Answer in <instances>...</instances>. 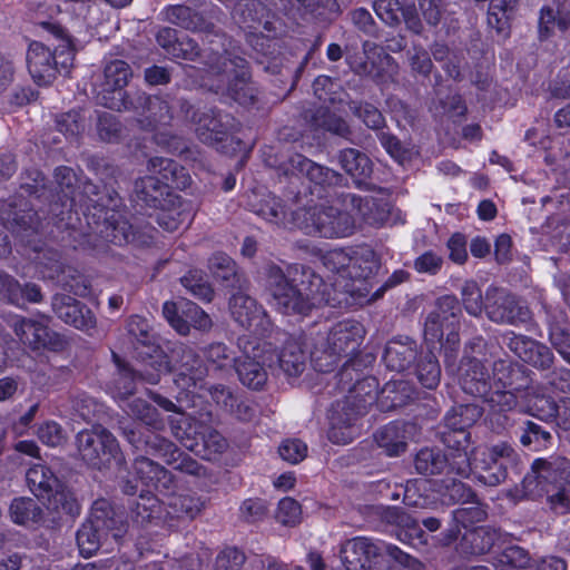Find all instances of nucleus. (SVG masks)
I'll use <instances>...</instances> for the list:
<instances>
[{
    "label": "nucleus",
    "instance_id": "680f3d73",
    "mask_svg": "<svg viewBox=\"0 0 570 570\" xmlns=\"http://www.w3.org/2000/svg\"><path fill=\"white\" fill-rule=\"evenodd\" d=\"M313 122L316 128L324 129L344 139H348L352 135L347 121L328 109H318L313 117Z\"/></svg>",
    "mask_w": 570,
    "mask_h": 570
},
{
    "label": "nucleus",
    "instance_id": "37998d69",
    "mask_svg": "<svg viewBox=\"0 0 570 570\" xmlns=\"http://www.w3.org/2000/svg\"><path fill=\"white\" fill-rule=\"evenodd\" d=\"M483 415V409L473 403L453 406L444 416L446 430L469 431Z\"/></svg>",
    "mask_w": 570,
    "mask_h": 570
},
{
    "label": "nucleus",
    "instance_id": "f8f14e48",
    "mask_svg": "<svg viewBox=\"0 0 570 570\" xmlns=\"http://www.w3.org/2000/svg\"><path fill=\"white\" fill-rule=\"evenodd\" d=\"M173 434L190 451L209 454L222 453L227 449L226 439L215 429L191 416H181L170 421Z\"/></svg>",
    "mask_w": 570,
    "mask_h": 570
},
{
    "label": "nucleus",
    "instance_id": "bf43d9fd",
    "mask_svg": "<svg viewBox=\"0 0 570 570\" xmlns=\"http://www.w3.org/2000/svg\"><path fill=\"white\" fill-rule=\"evenodd\" d=\"M10 514L14 523H37L42 519V509L31 498H17L10 505Z\"/></svg>",
    "mask_w": 570,
    "mask_h": 570
},
{
    "label": "nucleus",
    "instance_id": "f3484780",
    "mask_svg": "<svg viewBox=\"0 0 570 570\" xmlns=\"http://www.w3.org/2000/svg\"><path fill=\"white\" fill-rule=\"evenodd\" d=\"M163 356L168 364L166 372L173 371L176 375L175 383L184 390L196 386L206 375L207 367L190 346L176 344L170 352V361L166 355Z\"/></svg>",
    "mask_w": 570,
    "mask_h": 570
},
{
    "label": "nucleus",
    "instance_id": "aec40b11",
    "mask_svg": "<svg viewBox=\"0 0 570 570\" xmlns=\"http://www.w3.org/2000/svg\"><path fill=\"white\" fill-rule=\"evenodd\" d=\"M12 328L19 341L32 350L48 348L60 352L67 345L62 335L31 318L20 317L13 323Z\"/></svg>",
    "mask_w": 570,
    "mask_h": 570
},
{
    "label": "nucleus",
    "instance_id": "603ef678",
    "mask_svg": "<svg viewBox=\"0 0 570 570\" xmlns=\"http://www.w3.org/2000/svg\"><path fill=\"white\" fill-rule=\"evenodd\" d=\"M169 508L178 519H195L205 508V501L194 493H181L170 498Z\"/></svg>",
    "mask_w": 570,
    "mask_h": 570
},
{
    "label": "nucleus",
    "instance_id": "7c9ffc66",
    "mask_svg": "<svg viewBox=\"0 0 570 570\" xmlns=\"http://www.w3.org/2000/svg\"><path fill=\"white\" fill-rule=\"evenodd\" d=\"M208 268L213 277L223 287L230 291L247 289L248 281L245 274L227 254L222 252L215 253L208 261Z\"/></svg>",
    "mask_w": 570,
    "mask_h": 570
},
{
    "label": "nucleus",
    "instance_id": "f257e3e1",
    "mask_svg": "<svg viewBox=\"0 0 570 570\" xmlns=\"http://www.w3.org/2000/svg\"><path fill=\"white\" fill-rule=\"evenodd\" d=\"M37 26L52 35L59 45L51 50L40 41H32L27 52L29 73L38 85H50L58 75H68L75 60V48L66 30L57 22L42 20Z\"/></svg>",
    "mask_w": 570,
    "mask_h": 570
},
{
    "label": "nucleus",
    "instance_id": "6ab92c4d",
    "mask_svg": "<svg viewBox=\"0 0 570 570\" xmlns=\"http://www.w3.org/2000/svg\"><path fill=\"white\" fill-rule=\"evenodd\" d=\"M185 119L194 124L199 140L207 145L225 140L235 129L234 118L229 115H222L215 108L195 109L193 107L189 117Z\"/></svg>",
    "mask_w": 570,
    "mask_h": 570
},
{
    "label": "nucleus",
    "instance_id": "b1692460",
    "mask_svg": "<svg viewBox=\"0 0 570 570\" xmlns=\"http://www.w3.org/2000/svg\"><path fill=\"white\" fill-rule=\"evenodd\" d=\"M507 346L519 358L539 371L548 372L554 364L551 350L543 343L525 335L509 333Z\"/></svg>",
    "mask_w": 570,
    "mask_h": 570
},
{
    "label": "nucleus",
    "instance_id": "6e6d98bb",
    "mask_svg": "<svg viewBox=\"0 0 570 570\" xmlns=\"http://www.w3.org/2000/svg\"><path fill=\"white\" fill-rule=\"evenodd\" d=\"M76 539L80 553L87 558L110 540L88 520L77 531Z\"/></svg>",
    "mask_w": 570,
    "mask_h": 570
},
{
    "label": "nucleus",
    "instance_id": "774afa93",
    "mask_svg": "<svg viewBox=\"0 0 570 570\" xmlns=\"http://www.w3.org/2000/svg\"><path fill=\"white\" fill-rule=\"evenodd\" d=\"M549 337L551 344L558 348H570V326L563 312L553 315L549 321Z\"/></svg>",
    "mask_w": 570,
    "mask_h": 570
},
{
    "label": "nucleus",
    "instance_id": "4d7b16f0",
    "mask_svg": "<svg viewBox=\"0 0 570 570\" xmlns=\"http://www.w3.org/2000/svg\"><path fill=\"white\" fill-rule=\"evenodd\" d=\"M348 110L358 118L367 128L381 130L385 127V118L381 110L371 102L351 100L347 102Z\"/></svg>",
    "mask_w": 570,
    "mask_h": 570
},
{
    "label": "nucleus",
    "instance_id": "412c9836",
    "mask_svg": "<svg viewBox=\"0 0 570 570\" xmlns=\"http://www.w3.org/2000/svg\"><path fill=\"white\" fill-rule=\"evenodd\" d=\"M236 291L229 298V309L233 318L242 327L255 334H264L269 326L266 312L255 298L245 293L246 289Z\"/></svg>",
    "mask_w": 570,
    "mask_h": 570
},
{
    "label": "nucleus",
    "instance_id": "72a5a7b5",
    "mask_svg": "<svg viewBox=\"0 0 570 570\" xmlns=\"http://www.w3.org/2000/svg\"><path fill=\"white\" fill-rule=\"evenodd\" d=\"M501 537V530L491 525L471 528L464 532L461 548L465 553L483 554L489 552Z\"/></svg>",
    "mask_w": 570,
    "mask_h": 570
},
{
    "label": "nucleus",
    "instance_id": "39448f33",
    "mask_svg": "<svg viewBox=\"0 0 570 570\" xmlns=\"http://www.w3.org/2000/svg\"><path fill=\"white\" fill-rule=\"evenodd\" d=\"M150 169L161 178L147 176L136 180V200L149 208L174 206L178 197L171 191V186L184 189L189 186L190 177L185 168L169 158L155 157L149 161Z\"/></svg>",
    "mask_w": 570,
    "mask_h": 570
},
{
    "label": "nucleus",
    "instance_id": "2eb2a0df",
    "mask_svg": "<svg viewBox=\"0 0 570 570\" xmlns=\"http://www.w3.org/2000/svg\"><path fill=\"white\" fill-rule=\"evenodd\" d=\"M485 315L497 324L519 325L531 320V311L515 295L490 286L485 291Z\"/></svg>",
    "mask_w": 570,
    "mask_h": 570
},
{
    "label": "nucleus",
    "instance_id": "0e129e2a",
    "mask_svg": "<svg viewBox=\"0 0 570 570\" xmlns=\"http://www.w3.org/2000/svg\"><path fill=\"white\" fill-rule=\"evenodd\" d=\"M134 469L137 478L147 487H157V483L166 480L168 475L164 466L146 456L137 458Z\"/></svg>",
    "mask_w": 570,
    "mask_h": 570
},
{
    "label": "nucleus",
    "instance_id": "de8ad7c7",
    "mask_svg": "<svg viewBox=\"0 0 570 570\" xmlns=\"http://www.w3.org/2000/svg\"><path fill=\"white\" fill-rule=\"evenodd\" d=\"M42 500L46 501L47 509L56 512L58 515L76 517L80 513V505L73 492L63 483L59 482L53 491L48 493Z\"/></svg>",
    "mask_w": 570,
    "mask_h": 570
},
{
    "label": "nucleus",
    "instance_id": "e2e57ef3",
    "mask_svg": "<svg viewBox=\"0 0 570 570\" xmlns=\"http://www.w3.org/2000/svg\"><path fill=\"white\" fill-rule=\"evenodd\" d=\"M266 7L257 0L239 1L234 8L233 17L247 28H253L266 17Z\"/></svg>",
    "mask_w": 570,
    "mask_h": 570
},
{
    "label": "nucleus",
    "instance_id": "c9c22d12",
    "mask_svg": "<svg viewBox=\"0 0 570 570\" xmlns=\"http://www.w3.org/2000/svg\"><path fill=\"white\" fill-rule=\"evenodd\" d=\"M375 443L387 456H399L407 449L404 424L390 422L380 428L373 435Z\"/></svg>",
    "mask_w": 570,
    "mask_h": 570
},
{
    "label": "nucleus",
    "instance_id": "c756f323",
    "mask_svg": "<svg viewBox=\"0 0 570 570\" xmlns=\"http://www.w3.org/2000/svg\"><path fill=\"white\" fill-rule=\"evenodd\" d=\"M94 226L88 220L90 228L106 242L121 246L134 238L132 226L114 210L108 208L104 214L94 219Z\"/></svg>",
    "mask_w": 570,
    "mask_h": 570
},
{
    "label": "nucleus",
    "instance_id": "f03ea898",
    "mask_svg": "<svg viewBox=\"0 0 570 570\" xmlns=\"http://www.w3.org/2000/svg\"><path fill=\"white\" fill-rule=\"evenodd\" d=\"M308 269L301 265L287 268L285 273L278 265L265 266L266 291L274 307L284 315H307L313 309L312 295L305 274Z\"/></svg>",
    "mask_w": 570,
    "mask_h": 570
},
{
    "label": "nucleus",
    "instance_id": "79ce46f5",
    "mask_svg": "<svg viewBox=\"0 0 570 570\" xmlns=\"http://www.w3.org/2000/svg\"><path fill=\"white\" fill-rule=\"evenodd\" d=\"M366 515L381 522L405 530H419L417 521L399 507L370 505L366 507Z\"/></svg>",
    "mask_w": 570,
    "mask_h": 570
},
{
    "label": "nucleus",
    "instance_id": "13d9d810",
    "mask_svg": "<svg viewBox=\"0 0 570 570\" xmlns=\"http://www.w3.org/2000/svg\"><path fill=\"white\" fill-rule=\"evenodd\" d=\"M416 376L419 382L429 390H434L441 382V366L438 357L428 352L421 356L416 364Z\"/></svg>",
    "mask_w": 570,
    "mask_h": 570
},
{
    "label": "nucleus",
    "instance_id": "e433bc0d",
    "mask_svg": "<svg viewBox=\"0 0 570 570\" xmlns=\"http://www.w3.org/2000/svg\"><path fill=\"white\" fill-rule=\"evenodd\" d=\"M164 19L189 31L212 32L213 23L206 21L191 8L183 4L168 6L163 11Z\"/></svg>",
    "mask_w": 570,
    "mask_h": 570
},
{
    "label": "nucleus",
    "instance_id": "4be33fe9",
    "mask_svg": "<svg viewBox=\"0 0 570 570\" xmlns=\"http://www.w3.org/2000/svg\"><path fill=\"white\" fill-rule=\"evenodd\" d=\"M102 534L118 541L127 532L125 512L110 500L99 498L94 501L88 518Z\"/></svg>",
    "mask_w": 570,
    "mask_h": 570
},
{
    "label": "nucleus",
    "instance_id": "a878e982",
    "mask_svg": "<svg viewBox=\"0 0 570 570\" xmlns=\"http://www.w3.org/2000/svg\"><path fill=\"white\" fill-rule=\"evenodd\" d=\"M459 383L462 391L475 399L483 400L490 393L492 381L483 362L474 356L464 355L460 362Z\"/></svg>",
    "mask_w": 570,
    "mask_h": 570
},
{
    "label": "nucleus",
    "instance_id": "473e14b6",
    "mask_svg": "<svg viewBox=\"0 0 570 570\" xmlns=\"http://www.w3.org/2000/svg\"><path fill=\"white\" fill-rule=\"evenodd\" d=\"M417 356L416 342L410 337L393 338L387 342L383 361L387 368L395 372L407 370Z\"/></svg>",
    "mask_w": 570,
    "mask_h": 570
},
{
    "label": "nucleus",
    "instance_id": "c03bdc74",
    "mask_svg": "<svg viewBox=\"0 0 570 570\" xmlns=\"http://www.w3.org/2000/svg\"><path fill=\"white\" fill-rule=\"evenodd\" d=\"M279 368L289 377L299 376L306 367V354L301 344L289 338L277 356Z\"/></svg>",
    "mask_w": 570,
    "mask_h": 570
},
{
    "label": "nucleus",
    "instance_id": "7ed1b4c3",
    "mask_svg": "<svg viewBox=\"0 0 570 570\" xmlns=\"http://www.w3.org/2000/svg\"><path fill=\"white\" fill-rule=\"evenodd\" d=\"M365 336L364 326L354 320H346L335 324L322 344L324 354L331 361L326 367L320 365V371L327 372L338 358L348 357L343 364L338 375L341 382H352L356 376L361 377L360 372L374 361L371 354L362 356L356 354L363 338Z\"/></svg>",
    "mask_w": 570,
    "mask_h": 570
},
{
    "label": "nucleus",
    "instance_id": "c85d7f7f",
    "mask_svg": "<svg viewBox=\"0 0 570 570\" xmlns=\"http://www.w3.org/2000/svg\"><path fill=\"white\" fill-rule=\"evenodd\" d=\"M340 202L342 206L355 210L370 226L381 227L389 220L390 206L384 199L343 193L340 195Z\"/></svg>",
    "mask_w": 570,
    "mask_h": 570
},
{
    "label": "nucleus",
    "instance_id": "6e6552de",
    "mask_svg": "<svg viewBox=\"0 0 570 570\" xmlns=\"http://www.w3.org/2000/svg\"><path fill=\"white\" fill-rule=\"evenodd\" d=\"M76 446L81 460L89 466L102 470L125 461L116 436L105 426L97 424L76 435Z\"/></svg>",
    "mask_w": 570,
    "mask_h": 570
},
{
    "label": "nucleus",
    "instance_id": "0eeeda50",
    "mask_svg": "<svg viewBox=\"0 0 570 570\" xmlns=\"http://www.w3.org/2000/svg\"><path fill=\"white\" fill-rule=\"evenodd\" d=\"M210 71L220 78L218 89L233 100L244 106L255 102L257 89L246 59L225 51L210 65Z\"/></svg>",
    "mask_w": 570,
    "mask_h": 570
},
{
    "label": "nucleus",
    "instance_id": "58836bf2",
    "mask_svg": "<svg viewBox=\"0 0 570 570\" xmlns=\"http://www.w3.org/2000/svg\"><path fill=\"white\" fill-rule=\"evenodd\" d=\"M416 390L405 380L390 381L381 390L379 401L384 410H394L415 399Z\"/></svg>",
    "mask_w": 570,
    "mask_h": 570
},
{
    "label": "nucleus",
    "instance_id": "dca6fc26",
    "mask_svg": "<svg viewBox=\"0 0 570 570\" xmlns=\"http://www.w3.org/2000/svg\"><path fill=\"white\" fill-rule=\"evenodd\" d=\"M289 169L305 177L311 186V193L317 197H325L326 194L341 187L345 183L344 176L325 165L313 161L302 154H295L288 159Z\"/></svg>",
    "mask_w": 570,
    "mask_h": 570
},
{
    "label": "nucleus",
    "instance_id": "20e7f679",
    "mask_svg": "<svg viewBox=\"0 0 570 570\" xmlns=\"http://www.w3.org/2000/svg\"><path fill=\"white\" fill-rule=\"evenodd\" d=\"M522 487L528 495L547 493L551 508L564 513L570 510V461L563 456L534 460Z\"/></svg>",
    "mask_w": 570,
    "mask_h": 570
},
{
    "label": "nucleus",
    "instance_id": "338daca9",
    "mask_svg": "<svg viewBox=\"0 0 570 570\" xmlns=\"http://www.w3.org/2000/svg\"><path fill=\"white\" fill-rule=\"evenodd\" d=\"M461 299L465 312L474 317L485 312V296L474 281H465L461 287Z\"/></svg>",
    "mask_w": 570,
    "mask_h": 570
},
{
    "label": "nucleus",
    "instance_id": "3c124183",
    "mask_svg": "<svg viewBox=\"0 0 570 570\" xmlns=\"http://www.w3.org/2000/svg\"><path fill=\"white\" fill-rule=\"evenodd\" d=\"M488 24L498 33H507L509 30V20L513 14L518 0H489Z\"/></svg>",
    "mask_w": 570,
    "mask_h": 570
},
{
    "label": "nucleus",
    "instance_id": "49530a36",
    "mask_svg": "<svg viewBox=\"0 0 570 570\" xmlns=\"http://www.w3.org/2000/svg\"><path fill=\"white\" fill-rule=\"evenodd\" d=\"M26 480L30 491L40 499L48 497L60 482L51 469L43 464L32 465L26 473Z\"/></svg>",
    "mask_w": 570,
    "mask_h": 570
},
{
    "label": "nucleus",
    "instance_id": "4c0bfd02",
    "mask_svg": "<svg viewBox=\"0 0 570 570\" xmlns=\"http://www.w3.org/2000/svg\"><path fill=\"white\" fill-rule=\"evenodd\" d=\"M379 267L380 263L375 252L368 246L360 247L352 253L347 281L354 286V281L370 278Z\"/></svg>",
    "mask_w": 570,
    "mask_h": 570
},
{
    "label": "nucleus",
    "instance_id": "5fc2aeb1",
    "mask_svg": "<svg viewBox=\"0 0 570 570\" xmlns=\"http://www.w3.org/2000/svg\"><path fill=\"white\" fill-rule=\"evenodd\" d=\"M256 213L269 223L285 227L293 226L292 214L294 212L288 214L283 202L274 195H266L261 200Z\"/></svg>",
    "mask_w": 570,
    "mask_h": 570
},
{
    "label": "nucleus",
    "instance_id": "4468645a",
    "mask_svg": "<svg viewBox=\"0 0 570 570\" xmlns=\"http://www.w3.org/2000/svg\"><path fill=\"white\" fill-rule=\"evenodd\" d=\"M132 76L131 67L124 60L105 61L104 71L94 85L96 100L108 109H120L124 105V88Z\"/></svg>",
    "mask_w": 570,
    "mask_h": 570
},
{
    "label": "nucleus",
    "instance_id": "09e8293b",
    "mask_svg": "<svg viewBox=\"0 0 570 570\" xmlns=\"http://www.w3.org/2000/svg\"><path fill=\"white\" fill-rule=\"evenodd\" d=\"M520 443L533 451H543L552 448L553 435L541 424L528 420L521 426Z\"/></svg>",
    "mask_w": 570,
    "mask_h": 570
},
{
    "label": "nucleus",
    "instance_id": "9d476101",
    "mask_svg": "<svg viewBox=\"0 0 570 570\" xmlns=\"http://www.w3.org/2000/svg\"><path fill=\"white\" fill-rule=\"evenodd\" d=\"M138 102L141 107V112L136 121L141 129L147 131L170 126L177 108L184 118H188L189 111L193 109V106L187 100L169 95L148 96L142 94L138 97Z\"/></svg>",
    "mask_w": 570,
    "mask_h": 570
},
{
    "label": "nucleus",
    "instance_id": "393cba45",
    "mask_svg": "<svg viewBox=\"0 0 570 570\" xmlns=\"http://www.w3.org/2000/svg\"><path fill=\"white\" fill-rule=\"evenodd\" d=\"M62 206L68 207V214H70L73 207L79 206L87 218L91 215L95 219L96 217L100 218L105 210L116 206V204L114 197L105 187L101 188L87 180L82 183L79 191H75L70 202L68 204L65 203Z\"/></svg>",
    "mask_w": 570,
    "mask_h": 570
},
{
    "label": "nucleus",
    "instance_id": "052dcab7",
    "mask_svg": "<svg viewBox=\"0 0 570 570\" xmlns=\"http://www.w3.org/2000/svg\"><path fill=\"white\" fill-rule=\"evenodd\" d=\"M208 366L214 371L235 367L239 357L224 343H212L204 350Z\"/></svg>",
    "mask_w": 570,
    "mask_h": 570
},
{
    "label": "nucleus",
    "instance_id": "1a4fd4ad",
    "mask_svg": "<svg viewBox=\"0 0 570 570\" xmlns=\"http://www.w3.org/2000/svg\"><path fill=\"white\" fill-rule=\"evenodd\" d=\"M340 553L346 570H372L383 554H387L399 562H403L407 558L396 546L374 542L365 537L346 540L342 544Z\"/></svg>",
    "mask_w": 570,
    "mask_h": 570
},
{
    "label": "nucleus",
    "instance_id": "ddd939ff",
    "mask_svg": "<svg viewBox=\"0 0 570 570\" xmlns=\"http://www.w3.org/2000/svg\"><path fill=\"white\" fill-rule=\"evenodd\" d=\"M112 360L118 371L114 377L111 391L114 396L120 400H126L135 393L137 377L148 384H157L161 374L168 370V364L161 354L149 355V362L137 371L130 368L116 353H112Z\"/></svg>",
    "mask_w": 570,
    "mask_h": 570
},
{
    "label": "nucleus",
    "instance_id": "423d86ee",
    "mask_svg": "<svg viewBox=\"0 0 570 570\" xmlns=\"http://www.w3.org/2000/svg\"><path fill=\"white\" fill-rule=\"evenodd\" d=\"M350 208L343 206L315 205L294 210L292 214L293 227L301 229L308 236L324 238H342L354 234L356 224L348 213Z\"/></svg>",
    "mask_w": 570,
    "mask_h": 570
},
{
    "label": "nucleus",
    "instance_id": "ea45409f",
    "mask_svg": "<svg viewBox=\"0 0 570 570\" xmlns=\"http://www.w3.org/2000/svg\"><path fill=\"white\" fill-rule=\"evenodd\" d=\"M0 293L4 294L9 302L19 305L21 301L39 303L42 301L41 289L38 285L28 283L21 286L12 276L0 272Z\"/></svg>",
    "mask_w": 570,
    "mask_h": 570
},
{
    "label": "nucleus",
    "instance_id": "5701e85b",
    "mask_svg": "<svg viewBox=\"0 0 570 570\" xmlns=\"http://www.w3.org/2000/svg\"><path fill=\"white\" fill-rule=\"evenodd\" d=\"M51 307L59 320L77 330L89 333L96 328L97 320L92 311L72 296L56 294Z\"/></svg>",
    "mask_w": 570,
    "mask_h": 570
},
{
    "label": "nucleus",
    "instance_id": "bb28decb",
    "mask_svg": "<svg viewBox=\"0 0 570 570\" xmlns=\"http://www.w3.org/2000/svg\"><path fill=\"white\" fill-rule=\"evenodd\" d=\"M309 291L317 299L313 302V308L322 305L331 307H340L343 303L347 302V294H352L356 288L350 282H342L338 278H333L330 283L325 282L321 276L308 269L305 274Z\"/></svg>",
    "mask_w": 570,
    "mask_h": 570
},
{
    "label": "nucleus",
    "instance_id": "9b49d317",
    "mask_svg": "<svg viewBox=\"0 0 570 570\" xmlns=\"http://www.w3.org/2000/svg\"><path fill=\"white\" fill-rule=\"evenodd\" d=\"M518 463L519 454L510 443L501 441L487 445L476 459L478 481L487 487H498L508 479L509 470Z\"/></svg>",
    "mask_w": 570,
    "mask_h": 570
},
{
    "label": "nucleus",
    "instance_id": "8fccbe9b",
    "mask_svg": "<svg viewBox=\"0 0 570 570\" xmlns=\"http://www.w3.org/2000/svg\"><path fill=\"white\" fill-rule=\"evenodd\" d=\"M126 330L136 350L144 346L155 353L154 355H163V352L155 344V337L146 318L138 315L130 316Z\"/></svg>",
    "mask_w": 570,
    "mask_h": 570
},
{
    "label": "nucleus",
    "instance_id": "f704fd0d",
    "mask_svg": "<svg viewBox=\"0 0 570 570\" xmlns=\"http://www.w3.org/2000/svg\"><path fill=\"white\" fill-rule=\"evenodd\" d=\"M337 160L342 169L354 178L358 187L372 175L373 164L371 159L366 154L358 149L345 148L340 150L337 154Z\"/></svg>",
    "mask_w": 570,
    "mask_h": 570
},
{
    "label": "nucleus",
    "instance_id": "69168bd1",
    "mask_svg": "<svg viewBox=\"0 0 570 570\" xmlns=\"http://www.w3.org/2000/svg\"><path fill=\"white\" fill-rule=\"evenodd\" d=\"M180 283L194 297L205 302L213 299L214 291L202 271H188L187 274L180 278Z\"/></svg>",
    "mask_w": 570,
    "mask_h": 570
},
{
    "label": "nucleus",
    "instance_id": "a211bd4d",
    "mask_svg": "<svg viewBox=\"0 0 570 570\" xmlns=\"http://www.w3.org/2000/svg\"><path fill=\"white\" fill-rule=\"evenodd\" d=\"M355 383L350 389L348 394L333 404L330 415H338L342 421L354 424L366 412V407L371 404L376 394L372 389L376 386L375 377H355Z\"/></svg>",
    "mask_w": 570,
    "mask_h": 570
},
{
    "label": "nucleus",
    "instance_id": "a18cd8bd",
    "mask_svg": "<svg viewBox=\"0 0 570 570\" xmlns=\"http://www.w3.org/2000/svg\"><path fill=\"white\" fill-rule=\"evenodd\" d=\"M522 397L530 415L543 422L554 421V416L558 415V402L551 396L541 393L538 387L531 386Z\"/></svg>",
    "mask_w": 570,
    "mask_h": 570
},
{
    "label": "nucleus",
    "instance_id": "a19ab883",
    "mask_svg": "<svg viewBox=\"0 0 570 570\" xmlns=\"http://www.w3.org/2000/svg\"><path fill=\"white\" fill-rule=\"evenodd\" d=\"M472 507L458 508L452 512L454 525L446 531L445 538L449 541L455 540L460 534V527L468 530L474 523L482 522L488 517L487 505L475 498Z\"/></svg>",
    "mask_w": 570,
    "mask_h": 570
},
{
    "label": "nucleus",
    "instance_id": "2f4dec72",
    "mask_svg": "<svg viewBox=\"0 0 570 570\" xmlns=\"http://www.w3.org/2000/svg\"><path fill=\"white\" fill-rule=\"evenodd\" d=\"M493 379L495 385L512 391L522 397L531 387L529 370L523 365L513 364L504 360L493 363Z\"/></svg>",
    "mask_w": 570,
    "mask_h": 570
},
{
    "label": "nucleus",
    "instance_id": "864d4df0",
    "mask_svg": "<svg viewBox=\"0 0 570 570\" xmlns=\"http://www.w3.org/2000/svg\"><path fill=\"white\" fill-rule=\"evenodd\" d=\"M445 456L438 448H423L414 458V468L423 475L440 474L445 471Z\"/></svg>",
    "mask_w": 570,
    "mask_h": 570
},
{
    "label": "nucleus",
    "instance_id": "cd10ccee",
    "mask_svg": "<svg viewBox=\"0 0 570 570\" xmlns=\"http://www.w3.org/2000/svg\"><path fill=\"white\" fill-rule=\"evenodd\" d=\"M267 344L264 343L253 346V356L249 355L247 347L244 350V356L239 357L235 365V371L238 375L239 381L252 390H261L267 382V373L264 365L267 363L269 357L265 355Z\"/></svg>",
    "mask_w": 570,
    "mask_h": 570
}]
</instances>
